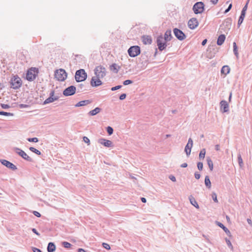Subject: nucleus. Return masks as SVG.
I'll use <instances>...</instances> for the list:
<instances>
[{
	"label": "nucleus",
	"instance_id": "obj_1",
	"mask_svg": "<svg viewBox=\"0 0 252 252\" xmlns=\"http://www.w3.org/2000/svg\"><path fill=\"white\" fill-rule=\"evenodd\" d=\"M9 84L11 88L17 90L21 87L22 81L21 79L17 75H13L10 78Z\"/></svg>",
	"mask_w": 252,
	"mask_h": 252
},
{
	"label": "nucleus",
	"instance_id": "obj_29",
	"mask_svg": "<svg viewBox=\"0 0 252 252\" xmlns=\"http://www.w3.org/2000/svg\"><path fill=\"white\" fill-rule=\"evenodd\" d=\"M204 182L206 187L208 189H210L211 187V183L208 176H205Z\"/></svg>",
	"mask_w": 252,
	"mask_h": 252
},
{
	"label": "nucleus",
	"instance_id": "obj_31",
	"mask_svg": "<svg viewBox=\"0 0 252 252\" xmlns=\"http://www.w3.org/2000/svg\"><path fill=\"white\" fill-rule=\"evenodd\" d=\"M205 154H206V150L205 149H202L199 153V159L200 160L204 159V158H205Z\"/></svg>",
	"mask_w": 252,
	"mask_h": 252
},
{
	"label": "nucleus",
	"instance_id": "obj_3",
	"mask_svg": "<svg viewBox=\"0 0 252 252\" xmlns=\"http://www.w3.org/2000/svg\"><path fill=\"white\" fill-rule=\"evenodd\" d=\"M94 72L95 77L98 78H103L106 74V68L102 65L96 66L94 69Z\"/></svg>",
	"mask_w": 252,
	"mask_h": 252
},
{
	"label": "nucleus",
	"instance_id": "obj_16",
	"mask_svg": "<svg viewBox=\"0 0 252 252\" xmlns=\"http://www.w3.org/2000/svg\"><path fill=\"white\" fill-rule=\"evenodd\" d=\"M193 146V140L191 138L188 140V142L186 145L185 148V152H186L187 156H189L190 154L191 150Z\"/></svg>",
	"mask_w": 252,
	"mask_h": 252
},
{
	"label": "nucleus",
	"instance_id": "obj_23",
	"mask_svg": "<svg viewBox=\"0 0 252 252\" xmlns=\"http://www.w3.org/2000/svg\"><path fill=\"white\" fill-rule=\"evenodd\" d=\"M91 102L90 100H82L75 104V107L83 106L90 104Z\"/></svg>",
	"mask_w": 252,
	"mask_h": 252
},
{
	"label": "nucleus",
	"instance_id": "obj_46",
	"mask_svg": "<svg viewBox=\"0 0 252 252\" xmlns=\"http://www.w3.org/2000/svg\"><path fill=\"white\" fill-rule=\"evenodd\" d=\"M83 141H84V142H85L86 143H87L88 145H89L90 144V139L86 136H84L83 137Z\"/></svg>",
	"mask_w": 252,
	"mask_h": 252
},
{
	"label": "nucleus",
	"instance_id": "obj_62",
	"mask_svg": "<svg viewBox=\"0 0 252 252\" xmlns=\"http://www.w3.org/2000/svg\"><path fill=\"white\" fill-rule=\"evenodd\" d=\"M78 252H86V251L82 248H79L78 249Z\"/></svg>",
	"mask_w": 252,
	"mask_h": 252
},
{
	"label": "nucleus",
	"instance_id": "obj_21",
	"mask_svg": "<svg viewBox=\"0 0 252 252\" xmlns=\"http://www.w3.org/2000/svg\"><path fill=\"white\" fill-rule=\"evenodd\" d=\"M225 39V36L224 34H220L218 38L217 43L218 45H221Z\"/></svg>",
	"mask_w": 252,
	"mask_h": 252
},
{
	"label": "nucleus",
	"instance_id": "obj_48",
	"mask_svg": "<svg viewBox=\"0 0 252 252\" xmlns=\"http://www.w3.org/2000/svg\"><path fill=\"white\" fill-rule=\"evenodd\" d=\"M19 107L20 108H28L29 107V105L28 104H20L19 105Z\"/></svg>",
	"mask_w": 252,
	"mask_h": 252
},
{
	"label": "nucleus",
	"instance_id": "obj_43",
	"mask_svg": "<svg viewBox=\"0 0 252 252\" xmlns=\"http://www.w3.org/2000/svg\"><path fill=\"white\" fill-rule=\"evenodd\" d=\"M132 83L133 81L131 80H126L123 82V85L126 86L132 84Z\"/></svg>",
	"mask_w": 252,
	"mask_h": 252
},
{
	"label": "nucleus",
	"instance_id": "obj_32",
	"mask_svg": "<svg viewBox=\"0 0 252 252\" xmlns=\"http://www.w3.org/2000/svg\"><path fill=\"white\" fill-rule=\"evenodd\" d=\"M233 46L234 54L236 56V58L237 59H238V58H239V54H238V48H237L236 43L235 42H233Z\"/></svg>",
	"mask_w": 252,
	"mask_h": 252
},
{
	"label": "nucleus",
	"instance_id": "obj_55",
	"mask_svg": "<svg viewBox=\"0 0 252 252\" xmlns=\"http://www.w3.org/2000/svg\"><path fill=\"white\" fill-rule=\"evenodd\" d=\"M32 230L34 233H35L37 235L39 236L40 235L35 228H32Z\"/></svg>",
	"mask_w": 252,
	"mask_h": 252
},
{
	"label": "nucleus",
	"instance_id": "obj_27",
	"mask_svg": "<svg viewBox=\"0 0 252 252\" xmlns=\"http://www.w3.org/2000/svg\"><path fill=\"white\" fill-rule=\"evenodd\" d=\"M230 67L228 65H224L221 69V73L225 75H227L230 72Z\"/></svg>",
	"mask_w": 252,
	"mask_h": 252
},
{
	"label": "nucleus",
	"instance_id": "obj_25",
	"mask_svg": "<svg viewBox=\"0 0 252 252\" xmlns=\"http://www.w3.org/2000/svg\"><path fill=\"white\" fill-rule=\"evenodd\" d=\"M217 222L218 225L221 228L227 235H230L231 233L227 228H226L222 223L218 221H217Z\"/></svg>",
	"mask_w": 252,
	"mask_h": 252
},
{
	"label": "nucleus",
	"instance_id": "obj_47",
	"mask_svg": "<svg viewBox=\"0 0 252 252\" xmlns=\"http://www.w3.org/2000/svg\"><path fill=\"white\" fill-rule=\"evenodd\" d=\"M232 6V5L231 3H230L229 5V6L227 7V8L225 9V10L224 11V13L225 14V13H227V12H228L230 11V10L231 9Z\"/></svg>",
	"mask_w": 252,
	"mask_h": 252
},
{
	"label": "nucleus",
	"instance_id": "obj_50",
	"mask_svg": "<svg viewBox=\"0 0 252 252\" xmlns=\"http://www.w3.org/2000/svg\"><path fill=\"white\" fill-rule=\"evenodd\" d=\"M1 107L3 108V109H8L9 108H10V106L8 104H1Z\"/></svg>",
	"mask_w": 252,
	"mask_h": 252
},
{
	"label": "nucleus",
	"instance_id": "obj_52",
	"mask_svg": "<svg viewBox=\"0 0 252 252\" xmlns=\"http://www.w3.org/2000/svg\"><path fill=\"white\" fill-rule=\"evenodd\" d=\"M169 178L173 182H176V181L175 177L173 175H170Z\"/></svg>",
	"mask_w": 252,
	"mask_h": 252
},
{
	"label": "nucleus",
	"instance_id": "obj_37",
	"mask_svg": "<svg viewBox=\"0 0 252 252\" xmlns=\"http://www.w3.org/2000/svg\"><path fill=\"white\" fill-rule=\"evenodd\" d=\"M62 245L65 248H69L71 246V244L70 243L65 241L62 242Z\"/></svg>",
	"mask_w": 252,
	"mask_h": 252
},
{
	"label": "nucleus",
	"instance_id": "obj_30",
	"mask_svg": "<svg viewBox=\"0 0 252 252\" xmlns=\"http://www.w3.org/2000/svg\"><path fill=\"white\" fill-rule=\"evenodd\" d=\"M207 162L210 170L212 171L213 169V162L211 158L209 157H207Z\"/></svg>",
	"mask_w": 252,
	"mask_h": 252
},
{
	"label": "nucleus",
	"instance_id": "obj_42",
	"mask_svg": "<svg viewBox=\"0 0 252 252\" xmlns=\"http://www.w3.org/2000/svg\"><path fill=\"white\" fill-rule=\"evenodd\" d=\"M212 197L214 202H218V199H217V195L215 192L212 193Z\"/></svg>",
	"mask_w": 252,
	"mask_h": 252
},
{
	"label": "nucleus",
	"instance_id": "obj_61",
	"mask_svg": "<svg viewBox=\"0 0 252 252\" xmlns=\"http://www.w3.org/2000/svg\"><path fill=\"white\" fill-rule=\"evenodd\" d=\"M218 0H211V1L213 4H216L218 3Z\"/></svg>",
	"mask_w": 252,
	"mask_h": 252
},
{
	"label": "nucleus",
	"instance_id": "obj_7",
	"mask_svg": "<svg viewBox=\"0 0 252 252\" xmlns=\"http://www.w3.org/2000/svg\"><path fill=\"white\" fill-rule=\"evenodd\" d=\"M192 10L196 14L202 13L204 10V4L202 2H197L193 6Z\"/></svg>",
	"mask_w": 252,
	"mask_h": 252
},
{
	"label": "nucleus",
	"instance_id": "obj_12",
	"mask_svg": "<svg viewBox=\"0 0 252 252\" xmlns=\"http://www.w3.org/2000/svg\"><path fill=\"white\" fill-rule=\"evenodd\" d=\"M0 162L2 165L13 171L17 169L16 165L6 159H0Z\"/></svg>",
	"mask_w": 252,
	"mask_h": 252
},
{
	"label": "nucleus",
	"instance_id": "obj_28",
	"mask_svg": "<svg viewBox=\"0 0 252 252\" xmlns=\"http://www.w3.org/2000/svg\"><path fill=\"white\" fill-rule=\"evenodd\" d=\"M101 110V109L99 107H96L94 110L90 111L88 114L90 116H94L97 114L99 113Z\"/></svg>",
	"mask_w": 252,
	"mask_h": 252
},
{
	"label": "nucleus",
	"instance_id": "obj_17",
	"mask_svg": "<svg viewBox=\"0 0 252 252\" xmlns=\"http://www.w3.org/2000/svg\"><path fill=\"white\" fill-rule=\"evenodd\" d=\"M101 78L93 77L91 81V85L92 87H98L102 85V82L100 80Z\"/></svg>",
	"mask_w": 252,
	"mask_h": 252
},
{
	"label": "nucleus",
	"instance_id": "obj_20",
	"mask_svg": "<svg viewBox=\"0 0 252 252\" xmlns=\"http://www.w3.org/2000/svg\"><path fill=\"white\" fill-rule=\"evenodd\" d=\"M120 68V66L116 63H113L110 66V69L115 73H117Z\"/></svg>",
	"mask_w": 252,
	"mask_h": 252
},
{
	"label": "nucleus",
	"instance_id": "obj_15",
	"mask_svg": "<svg viewBox=\"0 0 252 252\" xmlns=\"http://www.w3.org/2000/svg\"><path fill=\"white\" fill-rule=\"evenodd\" d=\"M188 25L190 29L194 30L198 26V22L196 18H192L188 21Z\"/></svg>",
	"mask_w": 252,
	"mask_h": 252
},
{
	"label": "nucleus",
	"instance_id": "obj_41",
	"mask_svg": "<svg viewBox=\"0 0 252 252\" xmlns=\"http://www.w3.org/2000/svg\"><path fill=\"white\" fill-rule=\"evenodd\" d=\"M197 166L199 170L201 171L203 169V164L202 162H198L197 164Z\"/></svg>",
	"mask_w": 252,
	"mask_h": 252
},
{
	"label": "nucleus",
	"instance_id": "obj_26",
	"mask_svg": "<svg viewBox=\"0 0 252 252\" xmlns=\"http://www.w3.org/2000/svg\"><path fill=\"white\" fill-rule=\"evenodd\" d=\"M58 98L59 97L58 96L49 97L44 100V101L43 102V104H47L53 102L55 100H58Z\"/></svg>",
	"mask_w": 252,
	"mask_h": 252
},
{
	"label": "nucleus",
	"instance_id": "obj_38",
	"mask_svg": "<svg viewBox=\"0 0 252 252\" xmlns=\"http://www.w3.org/2000/svg\"><path fill=\"white\" fill-rule=\"evenodd\" d=\"M0 115H4L6 116H13V114L4 111H0Z\"/></svg>",
	"mask_w": 252,
	"mask_h": 252
},
{
	"label": "nucleus",
	"instance_id": "obj_2",
	"mask_svg": "<svg viewBox=\"0 0 252 252\" xmlns=\"http://www.w3.org/2000/svg\"><path fill=\"white\" fill-rule=\"evenodd\" d=\"M87 78V74L83 69H80L76 71L75 79L77 82L85 81Z\"/></svg>",
	"mask_w": 252,
	"mask_h": 252
},
{
	"label": "nucleus",
	"instance_id": "obj_4",
	"mask_svg": "<svg viewBox=\"0 0 252 252\" xmlns=\"http://www.w3.org/2000/svg\"><path fill=\"white\" fill-rule=\"evenodd\" d=\"M55 77L59 81H63L67 77V73L63 69H57L55 72Z\"/></svg>",
	"mask_w": 252,
	"mask_h": 252
},
{
	"label": "nucleus",
	"instance_id": "obj_51",
	"mask_svg": "<svg viewBox=\"0 0 252 252\" xmlns=\"http://www.w3.org/2000/svg\"><path fill=\"white\" fill-rule=\"evenodd\" d=\"M126 94H122L119 97L120 100H124L126 98Z\"/></svg>",
	"mask_w": 252,
	"mask_h": 252
},
{
	"label": "nucleus",
	"instance_id": "obj_56",
	"mask_svg": "<svg viewBox=\"0 0 252 252\" xmlns=\"http://www.w3.org/2000/svg\"><path fill=\"white\" fill-rule=\"evenodd\" d=\"M248 3H249V1H247V2L246 3V4H245V5L243 7L242 10H244L245 11H247V8H248Z\"/></svg>",
	"mask_w": 252,
	"mask_h": 252
},
{
	"label": "nucleus",
	"instance_id": "obj_57",
	"mask_svg": "<svg viewBox=\"0 0 252 252\" xmlns=\"http://www.w3.org/2000/svg\"><path fill=\"white\" fill-rule=\"evenodd\" d=\"M188 166V164L187 163H184L181 165V167L183 168H185Z\"/></svg>",
	"mask_w": 252,
	"mask_h": 252
},
{
	"label": "nucleus",
	"instance_id": "obj_39",
	"mask_svg": "<svg viewBox=\"0 0 252 252\" xmlns=\"http://www.w3.org/2000/svg\"><path fill=\"white\" fill-rule=\"evenodd\" d=\"M225 241L226 243L229 248L231 249V250H233V246L229 240H228L227 238H225Z\"/></svg>",
	"mask_w": 252,
	"mask_h": 252
},
{
	"label": "nucleus",
	"instance_id": "obj_44",
	"mask_svg": "<svg viewBox=\"0 0 252 252\" xmlns=\"http://www.w3.org/2000/svg\"><path fill=\"white\" fill-rule=\"evenodd\" d=\"M102 246L104 248L108 250H110L111 248L110 245L107 243H103Z\"/></svg>",
	"mask_w": 252,
	"mask_h": 252
},
{
	"label": "nucleus",
	"instance_id": "obj_60",
	"mask_svg": "<svg viewBox=\"0 0 252 252\" xmlns=\"http://www.w3.org/2000/svg\"><path fill=\"white\" fill-rule=\"evenodd\" d=\"M215 148L216 151H219L220 150V145L219 144L216 145Z\"/></svg>",
	"mask_w": 252,
	"mask_h": 252
},
{
	"label": "nucleus",
	"instance_id": "obj_6",
	"mask_svg": "<svg viewBox=\"0 0 252 252\" xmlns=\"http://www.w3.org/2000/svg\"><path fill=\"white\" fill-rule=\"evenodd\" d=\"M129 56L135 57L140 54V48L138 46H131L127 50Z\"/></svg>",
	"mask_w": 252,
	"mask_h": 252
},
{
	"label": "nucleus",
	"instance_id": "obj_35",
	"mask_svg": "<svg viewBox=\"0 0 252 252\" xmlns=\"http://www.w3.org/2000/svg\"><path fill=\"white\" fill-rule=\"evenodd\" d=\"M245 17V16L240 15V16L239 18L238 22V27H239L240 26V25L242 24V23H243Z\"/></svg>",
	"mask_w": 252,
	"mask_h": 252
},
{
	"label": "nucleus",
	"instance_id": "obj_34",
	"mask_svg": "<svg viewBox=\"0 0 252 252\" xmlns=\"http://www.w3.org/2000/svg\"><path fill=\"white\" fill-rule=\"evenodd\" d=\"M29 149H30V150L31 151H32V152H33V153H35V154H36V155H41V152H40V151H39L38 150H37V149H35V148H34V147H30V148H29Z\"/></svg>",
	"mask_w": 252,
	"mask_h": 252
},
{
	"label": "nucleus",
	"instance_id": "obj_24",
	"mask_svg": "<svg viewBox=\"0 0 252 252\" xmlns=\"http://www.w3.org/2000/svg\"><path fill=\"white\" fill-rule=\"evenodd\" d=\"M56 250V246L53 242H50L48 244L47 251L48 252H54Z\"/></svg>",
	"mask_w": 252,
	"mask_h": 252
},
{
	"label": "nucleus",
	"instance_id": "obj_45",
	"mask_svg": "<svg viewBox=\"0 0 252 252\" xmlns=\"http://www.w3.org/2000/svg\"><path fill=\"white\" fill-rule=\"evenodd\" d=\"M122 87V85H118V86H116L115 87H112L111 90V91H116V90H117L118 89H121V88Z\"/></svg>",
	"mask_w": 252,
	"mask_h": 252
},
{
	"label": "nucleus",
	"instance_id": "obj_63",
	"mask_svg": "<svg viewBox=\"0 0 252 252\" xmlns=\"http://www.w3.org/2000/svg\"><path fill=\"white\" fill-rule=\"evenodd\" d=\"M54 93H55L54 91H52L50 93L49 97H54Z\"/></svg>",
	"mask_w": 252,
	"mask_h": 252
},
{
	"label": "nucleus",
	"instance_id": "obj_54",
	"mask_svg": "<svg viewBox=\"0 0 252 252\" xmlns=\"http://www.w3.org/2000/svg\"><path fill=\"white\" fill-rule=\"evenodd\" d=\"M32 251L33 252H42V251L40 249L36 248H33Z\"/></svg>",
	"mask_w": 252,
	"mask_h": 252
},
{
	"label": "nucleus",
	"instance_id": "obj_64",
	"mask_svg": "<svg viewBox=\"0 0 252 252\" xmlns=\"http://www.w3.org/2000/svg\"><path fill=\"white\" fill-rule=\"evenodd\" d=\"M246 13V11H245L244 10H242L241 15L245 16Z\"/></svg>",
	"mask_w": 252,
	"mask_h": 252
},
{
	"label": "nucleus",
	"instance_id": "obj_33",
	"mask_svg": "<svg viewBox=\"0 0 252 252\" xmlns=\"http://www.w3.org/2000/svg\"><path fill=\"white\" fill-rule=\"evenodd\" d=\"M238 162L240 167L242 168L244 166V163L240 154L238 155Z\"/></svg>",
	"mask_w": 252,
	"mask_h": 252
},
{
	"label": "nucleus",
	"instance_id": "obj_19",
	"mask_svg": "<svg viewBox=\"0 0 252 252\" xmlns=\"http://www.w3.org/2000/svg\"><path fill=\"white\" fill-rule=\"evenodd\" d=\"M142 41L144 44H151L152 42V39L150 36L144 35L142 37Z\"/></svg>",
	"mask_w": 252,
	"mask_h": 252
},
{
	"label": "nucleus",
	"instance_id": "obj_11",
	"mask_svg": "<svg viewBox=\"0 0 252 252\" xmlns=\"http://www.w3.org/2000/svg\"><path fill=\"white\" fill-rule=\"evenodd\" d=\"M76 90V88L75 86H70L66 88L63 91V94L66 96L72 95L75 94Z\"/></svg>",
	"mask_w": 252,
	"mask_h": 252
},
{
	"label": "nucleus",
	"instance_id": "obj_8",
	"mask_svg": "<svg viewBox=\"0 0 252 252\" xmlns=\"http://www.w3.org/2000/svg\"><path fill=\"white\" fill-rule=\"evenodd\" d=\"M165 40L163 39V38L161 35L158 36L157 39V43L158 46V48L160 51H163L165 49L167 46V44Z\"/></svg>",
	"mask_w": 252,
	"mask_h": 252
},
{
	"label": "nucleus",
	"instance_id": "obj_13",
	"mask_svg": "<svg viewBox=\"0 0 252 252\" xmlns=\"http://www.w3.org/2000/svg\"><path fill=\"white\" fill-rule=\"evenodd\" d=\"M220 110L222 113H226L229 111V104L226 101L222 100L220 103Z\"/></svg>",
	"mask_w": 252,
	"mask_h": 252
},
{
	"label": "nucleus",
	"instance_id": "obj_59",
	"mask_svg": "<svg viewBox=\"0 0 252 252\" xmlns=\"http://www.w3.org/2000/svg\"><path fill=\"white\" fill-rule=\"evenodd\" d=\"M232 95V92H230L229 94V98H228V101L229 102H231V101Z\"/></svg>",
	"mask_w": 252,
	"mask_h": 252
},
{
	"label": "nucleus",
	"instance_id": "obj_14",
	"mask_svg": "<svg viewBox=\"0 0 252 252\" xmlns=\"http://www.w3.org/2000/svg\"><path fill=\"white\" fill-rule=\"evenodd\" d=\"M98 143L107 148L113 147V144L111 141L104 138L99 139Z\"/></svg>",
	"mask_w": 252,
	"mask_h": 252
},
{
	"label": "nucleus",
	"instance_id": "obj_49",
	"mask_svg": "<svg viewBox=\"0 0 252 252\" xmlns=\"http://www.w3.org/2000/svg\"><path fill=\"white\" fill-rule=\"evenodd\" d=\"M194 177L195 178V179L198 180L200 179V174L199 173H198V172H195L194 173Z\"/></svg>",
	"mask_w": 252,
	"mask_h": 252
},
{
	"label": "nucleus",
	"instance_id": "obj_22",
	"mask_svg": "<svg viewBox=\"0 0 252 252\" xmlns=\"http://www.w3.org/2000/svg\"><path fill=\"white\" fill-rule=\"evenodd\" d=\"M189 198L191 204L194 206L196 208L199 209V207L197 204V202L195 200V198L191 195L189 197Z\"/></svg>",
	"mask_w": 252,
	"mask_h": 252
},
{
	"label": "nucleus",
	"instance_id": "obj_10",
	"mask_svg": "<svg viewBox=\"0 0 252 252\" xmlns=\"http://www.w3.org/2000/svg\"><path fill=\"white\" fill-rule=\"evenodd\" d=\"M173 32L176 37L179 40H183L186 37L185 34L180 29L174 28Z\"/></svg>",
	"mask_w": 252,
	"mask_h": 252
},
{
	"label": "nucleus",
	"instance_id": "obj_53",
	"mask_svg": "<svg viewBox=\"0 0 252 252\" xmlns=\"http://www.w3.org/2000/svg\"><path fill=\"white\" fill-rule=\"evenodd\" d=\"M33 214L37 217H40L41 216V214L37 211H34L33 212Z\"/></svg>",
	"mask_w": 252,
	"mask_h": 252
},
{
	"label": "nucleus",
	"instance_id": "obj_5",
	"mask_svg": "<svg viewBox=\"0 0 252 252\" xmlns=\"http://www.w3.org/2000/svg\"><path fill=\"white\" fill-rule=\"evenodd\" d=\"M38 73V70L36 68H31L27 72L26 79L29 81L34 80L37 76Z\"/></svg>",
	"mask_w": 252,
	"mask_h": 252
},
{
	"label": "nucleus",
	"instance_id": "obj_9",
	"mask_svg": "<svg viewBox=\"0 0 252 252\" xmlns=\"http://www.w3.org/2000/svg\"><path fill=\"white\" fill-rule=\"evenodd\" d=\"M14 151L19 156L21 157L25 160L30 162L32 161V158H30L24 151L20 148H15Z\"/></svg>",
	"mask_w": 252,
	"mask_h": 252
},
{
	"label": "nucleus",
	"instance_id": "obj_18",
	"mask_svg": "<svg viewBox=\"0 0 252 252\" xmlns=\"http://www.w3.org/2000/svg\"><path fill=\"white\" fill-rule=\"evenodd\" d=\"M172 37L171 31L170 30H167L164 33L163 39L167 42L171 40Z\"/></svg>",
	"mask_w": 252,
	"mask_h": 252
},
{
	"label": "nucleus",
	"instance_id": "obj_58",
	"mask_svg": "<svg viewBox=\"0 0 252 252\" xmlns=\"http://www.w3.org/2000/svg\"><path fill=\"white\" fill-rule=\"evenodd\" d=\"M207 41V40L206 39H204V40L202 41V43H201V44H202L203 46H204V45L206 44Z\"/></svg>",
	"mask_w": 252,
	"mask_h": 252
},
{
	"label": "nucleus",
	"instance_id": "obj_36",
	"mask_svg": "<svg viewBox=\"0 0 252 252\" xmlns=\"http://www.w3.org/2000/svg\"><path fill=\"white\" fill-rule=\"evenodd\" d=\"M106 131L109 135H111L113 134L114 130L113 128L110 126H108L106 127Z\"/></svg>",
	"mask_w": 252,
	"mask_h": 252
},
{
	"label": "nucleus",
	"instance_id": "obj_40",
	"mask_svg": "<svg viewBox=\"0 0 252 252\" xmlns=\"http://www.w3.org/2000/svg\"><path fill=\"white\" fill-rule=\"evenodd\" d=\"M27 140L30 142H37L38 141V139L36 137L33 138H29L27 139Z\"/></svg>",
	"mask_w": 252,
	"mask_h": 252
}]
</instances>
